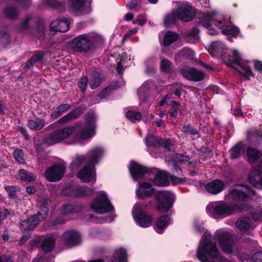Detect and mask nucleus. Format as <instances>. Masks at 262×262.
<instances>
[{"mask_svg":"<svg viewBox=\"0 0 262 262\" xmlns=\"http://www.w3.org/2000/svg\"><path fill=\"white\" fill-rule=\"evenodd\" d=\"M96 118L94 115H89L86 119V122H77L74 125H69L60 129L53 131L45 139V143L50 146L60 143L69 138L78 128V133L74 135L71 139L67 142L68 144L80 143L84 140L88 139L95 134Z\"/></svg>","mask_w":262,"mask_h":262,"instance_id":"nucleus-1","label":"nucleus"},{"mask_svg":"<svg viewBox=\"0 0 262 262\" xmlns=\"http://www.w3.org/2000/svg\"><path fill=\"white\" fill-rule=\"evenodd\" d=\"M104 154L102 148L97 147L91 150L88 153V164L91 166H84L77 173V176L84 183L93 182L96 180V172L93 165L96 164Z\"/></svg>","mask_w":262,"mask_h":262,"instance_id":"nucleus-2","label":"nucleus"},{"mask_svg":"<svg viewBox=\"0 0 262 262\" xmlns=\"http://www.w3.org/2000/svg\"><path fill=\"white\" fill-rule=\"evenodd\" d=\"M202 25L207 28H209L211 24L222 29V32L225 35L236 36L239 33V29L237 27L232 25L230 21H221L219 18H217L215 13L212 14H203L202 15V19L200 21Z\"/></svg>","mask_w":262,"mask_h":262,"instance_id":"nucleus-3","label":"nucleus"},{"mask_svg":"<svg viewBox=\"0 0 262 262\" xmlns=\"http://www.w3.org/2000/svg\"><path fill=\"white\" fill-rule=\"evenodd\" d=\"M104 41L103 37L96 33L83 34L75 37L71 42L73 49L79 53H88L95 43Z\"/></svg>","mask_w":262,"mask_h":262,"instance_id":"nucleus-4","label":"nucleus"},{"mask_svg":"<svg viewBox=\"0 0 262 262\" xmlns=\"http://www.w3.org/2000/svg\"><path fill=\"white\" fill-rule=\"evenodd\" d=\"M211 236L208 232L203 235L202 247H199L197 252L198 258L202 262H210L207 257V255L212 258H217L219 256V251L216 245L210 242Z\"/></svg>","mask_w":262,"mask_h":262,"instance_id":"nucleus-5","label":"nucleus"},{"mask_svg":"<svg viewBox=\"0 0 262 262\" xmlns=\"http://www.w3.org/2000/svg\"><path fill=\"white\" fill-rule=\"evenodd\" d=\"M222 59L225 63L229 66L233 67L237 65L241 71L240 73L246 77L253 76L251 70L247 63H245L242 60L241 55L236 50L230 52H224L222 54Z\"/></svg>","mask_w":262,"mask_h":262,"instance_id":"nucleus-6","label":"nucleus"},{"mask_svg":"<svg viewBox=\"0 0 262 262\" xmlns=\"http://www.w3.org/2000/svg\"><path fill=\"white\" fill-rule=\"evenodd\" d=\"M92 210L99 214H103L114 210V207L110 203L106 194L102 192L91 203Z\"/></svg>","mask_w":262,"mask_h":262,"instance_id":"nucleus-7","label":"nucleus"},{"mask_svg":"<svg viewBox=\"0 0 262 262\" xmlns=\"http://www.w3.org/2000/svg\"><path fill=\"white\" fill-rule=\"evenodd\" d=\"M157 209L160 212L168 211L172 206L174 196L172 193L167 191H159L156 193Z\"/></svg>","mask_w":262,"mask_h":262,"instance_id":"nucleus-8","label":"nucleus"},{"mask_svg":"<svg viewBox=\"0 0 262 262\" xmlns=\"http://www.w3.org/2000/svg\"><path fill=\"white\" fill-rule=\"evenodd\" d=\"M207 210L214 217H226L234 212V208L231 205L217 202L208 205Z\"/></svg>","mask_w":262,"mask_h":262,"instance_id":"nucleus-9","label":"nucleus"},{"mask_svg":"<svg viewBox=\"0 0 262 262\" xmlns=\"http://www.w3.org/2000/svg\"><path fill=\"white\" fill-rule=\"evenodd\" d=\"M143 208L144 206L142 204H135L133 209L132 214L135 221L140 226L147 228L151 225L152 217L144 212Z\"/></svg>","mask_w":262,"mask_h":262,"instance_id":"nucleus-10","label":"nucleus"},{"mask_svg":"<svg viewBox=\"0 0 262 262\" xmlns=\"http://www.w3.org/2000/svg\"><path fill=\"white\" fill-rule=\"evenodd\" d=\"M230 195L236 201H246L254 195V191L248 187L242 185H235L230 187Z\"/></svg>","mask_w":262,"mask_h":262,"instance_id":"nucleus-11","label":"nucleus"},{"mask_svg":"<svg viewBox=\"0 0 262 262\" xmlns=\"http://www.w3.org/2000/svg\"><path fill=\"white\" fill-rule=\"evenodd\" d=\"M219 239L220 246L225 253H231L233 251V242L231 235L225 230H219L215 233Z\"/></svg>","mask_w":262,"mask_h":262,"instance_id":"nucleus-12","label":"nucleus"},{"mask_svg":"<svg viewBox=\"0 0 262 262\" xmlns=\"http://www.w3.org/2000/svg\"><path fill=\"white\" fill-rule=\"evenodd\" d=\"M65 171L66 166L64 165H54L46 169L45 176L48 181L56 182L62 178Z\"/></svg>","mask_w":262,"mask_h":262,"instance_id":"nucleus-13","label":"nucleus"},{"mask_svg":"<svg viewBox=\"0 0 262 262\" xmlns=\"http://www.w3.org/2000/svg\"><path fill=\"white\" fill-rule=\"evenodd\" d=\"M176 14L178 19L184 21L191 20L194 16V11L192 7L187 3L182 4L177 11Z\"/></svg>","mask_w":262,"mask_h":262,"instance_id":"nucleus-14","label":"nucleus"},{"mask_svg":"<svg viewBox=\"0 0 262 262\" xmlns=\"http://www.w3.org/2000/svg\"><path fill=\"white\" fill-rule=\"evenodd\" d=\"M181 74L187 79L194 82L203 80L205 78L203 72L194 68H185L181 70Z\"/></svg>","mask_w":262,"mask_h":262,"instance_id":"nucleus-15","label":"nucleus"},{"mask_svg":"<svg viewBox=\"0 0 262 262\" xmlns=\"http://www.w3.org/2000/svg\"><path fill=\"white\" fill-rule=\"evenodd\" d=\"M249 183L258 189L262 188V170L258 167H253L248 175Z\"/></svg>","mask_w":262,"mask_h":262,"instance_id":"nucleus-16","label":"nucleus"},{"mask_svg":"<svg viewBox=\"0 0 262 262\" xmlns=\"http://www.w3.org/2000/svg\"><path fill=\"white\" fill-rule=\"evenodd\" d=\"M70 21L69 19L63 17L52 21L50 24V30L55 32H64L69 29Z\"/></svg>","mask_w":262,"mask_h":262,"instance_id":"nucleus-17","label":"nucleus"},{"mask_svg":"<svg viewBox=\"0 0 262 262\" xmlns=\"http://www.w3.org/2000/svg\"><path fill=\"white\" fill-rule=\"evenodd\" d=\"M46 32L44 19L36 17L34 20V37L42 40L45 38Z\"/></svg>","mask_w":262,"mask_h":262,"instance_id":"nucleus-18","label":"nucleus"},{"mask_svg":"<svg viewBox=\"0 0 262 262\" xmlns=\"http://www.w3.org/2000/svg\"><path fill=\"white\" fill-rule=\"evenodd\" d=\"M129 170L130 175L135 181L148 172V169L146 167L134 162H130Z\"/></svg>","mask_w":262,"mask_h":262,"instance_id":"nucleus-19","label":"nucleus"},{"mask_svg":"<svg viewBox=\"0 0 262 262\" xmlns=\"http://www.w3.org/2000/svg\"><path fill=\"white\" fill-rule=\"evenodd\" d=\"M224 187V183L218 179L211 181L205 186V190L208 193L212 194H217L220 193L223 190Z\"/></svg>","mask_w":262,"mask_h":262,"instance_id":"nucleus-20","label":"nucleus"},{"mask_svg":"<svg viewBox=\"0 0 262 262\" xmlns=\"http://www.w3.org/2000/svg\"><path fill=\"white\" fill-rule=\"evenodd\" d=\"M62 238L67 245L73 246L80 242L81 237L78 232L75 230H68L64 233Z\"/></svg>","mask_w":262,"mask_h":262,"instance_id":"nucleus-21","label":"nucleus"},{"mask_svg":"<svg viewBox=\"0 0 262 262\" xmlns=\"http://www.w3.org/2000/svg\"><path fill=\"white\" fill-rule=\"evenodd\" d=\"M72 9L76 12L81 13L91 5V0H70Z\"/></svg>","mask_w":262,"mask_h":262,"instance_id":"nucleus-22","label":"nucleus"},{"mask_svg":"<svg viewBox=\"0 0 262 262\" xmlns=\"http://www.w3.org/2000/svg\"><path fill=\"white\" fill-rule=\"evenodd\" d=\"M48 211V204L44 202L40 205L36 214L34 215V228L47 216Z\"/></svg>","mask_w":262,"mask_h":262,"instance_id":"nucleus-23","label":"nucleus"},{"mask_svg":"<svg viewBox=\"0 0 262 262\" xmlns=\"http://www.w3.org/2000/svg\"><path fill=\"white\" fill-rule=\"evenodd\" d=\"M237 228L242 232H245L250 229L254 228L249 217H240L236 223Z\"/></svg>","mask_w":262,"mask_h":262,"instance_id":"nucleus-24","label":"nucleus"},{"mask_svg":"<svg viewBox=\"0 0 262 262\" xmlns=\"http://www.w3.org/2000/svg\"><path fill=\"white\" fill-rule=\"evenodd\" d=\"M136 193L138 196L147 197L152 195L154 190L149 183L144 182L139 185Z\"/></svg>","mask_w":262,"mask_h":262,"instance_id":"nucleus-25","label":"nucleus"},{"mask_svg":"<svg viewBox=\"0 0 262 262\" xmlns=\"http://www.w3.org/2000/svg\"><path fill=\"white\" fill-rule=\"evenodd\" d=\"M104 79V76L101 73L95 71L93 73L91 79L89 82L91 89L94 90L100 86Z\"/></svg>","mask_w":262,"mask_h":262,"instance_id":"nucleus-26","label":"nucleus"},{"mask_svg":"<svg viewBox=\"0 0 262 262\" xmlns=\"http://www.w3.org/2000/svg\"><path fill=\"white\" fill-rule=\"evenodd\" d=\"M42 3L50 9L62 11L64 8V0H42Z\"/></svg>","mask_w":262,"mask_h":262,"instance_id":"nucleus-27","label":"nucleus"},{"mask_svg":"<svg viewBox=\"0 0 262 262\" xmlns=\"http://www.w3.org/2000/svg\"><path fill=\"white\" fill-rule=\"evenodd\" d=\"M153 182L158 186H165L168 183V178L167 176L162 172H157Z\"/></svg>","mask_w":262,"mask_h":262,"instance_id":"nucleus-28","label":"nucleus"},{"mask_svg":"<svg viewBox=\"0 0 262 262\" xmlns=\"http://www.w3.org/2000/svg\"><path fill=\"white\" fill-rule=\"evenodd\" d=\"M145 141L147 146L158 147L161 145L162 138L158 136L148 134L145 138Z\"/></svg>","mask_w":262,"mask_h":262,"instance_id":"nucleus-29","label":"nucleus"},{"mask_svg":"<svg viewBox=\"0 0 262 262\" xmlns=\"http://www.w3.org/2000/svg\"><path fill=\"white\" fill-rule=\"evenodd\" d=\"M55 239L53 237L46 238L41 244L40 247L45 252H51L55 246Z\"/></svg>","mask_w":262,"mask_h":262,"instance_id":"nucleus-30","label":"nucleus"},{"mask_svg":"<svg viewBox=\"0 0 262 262\" xmlns=\"http://www.w3.org/2000/svg\"><path fill=\"white\" fill-rule=\"evenodd\" d=\"M169 221V217L168 215L161 216L157 222L156 231L159 233H161L167 227Z\"/></svg>","mask_w":262,"mask_h":262,"instance_id":"nucleus-31","label":"nucleus"},{"mask_svg":"<svg viewBox=\"0 0 262 262\" xmlns=\"http://www.w3.org/2000/svg\"><path fill=\"white\" fill-rule=\"evenodd\" d=\"M71 108L69 104H61L58 105L51 114V117L56 119L60 116L62 114L69 110Z\"/></svg>","mask_w":262,"mask_h":262,"instance_id":"nucleus-32","label":"nucleus"},{"mask_svg":"<svg viewBox=\"0 0 262 262\" xmlns=\"http://www.w3.org/2000/svg\"><path fill=\"white\" fill-rule=\"evenodd\" d=\"M78 207L72 204H64L60 209V213L64 215L75 213L79 210Z\"/></svg>","mask_w":262,"mask_h":262,"instance_id":"nucleus-33","label":"nucleus"},{"mask_svg":"<svg viewBox=\"0 0 262 262\" xmlns=\"http://www.w3.org/2000/svg\"><path fill=\"white\" fill-rule=\"evenodd\" d=\"M247 155L250 163H253L259 159L261 154L260 151L255 148L248 147L247 149Z\"/></svg>","mask_w":262,"mask_h":262,"instance_id":"nucleus-34","label":"nucleus"},{"mask_svg":"<svg viewBox=\"0 0 262 262\" xmlns=\"http://www.w3.org/2000/svg\"><path fill=\"white\" fill-rule=\"evenodd\" d=\"M178 35L172 31H168L164 36L163 45L164 46H170L178 38Z\"/></svg>","mask_w":262,"mask_h":262,"instance_id":"nucleus-35","label":"nucleus"},{"mask_svg":"<svg viewBox=\"0 0 262 262\" xmlns=\"http://www.w3.org/2000/svg\"><path fill=\"white\" fill-rule=\"evenodd\" d=\"M116 257L111 259V262H127L126 252L125 250L120 248L116 250Z\"/></svg>","mask_w":262,"mask_h":262,"instance_id":"nucleus-36","label":"nucleus"},{"mask_svg":"<svg viewBox=\"0 0 262 262\" xmlns=\"http://www.w3.org/2000/svg\"><path fill=\"white\" fill-rule=\"evenodd\" d=\"M10 42V36L8 28L5 27L0 28V42L4 46Z\"/></svg>","mask_w":262,"mask_h":262,"instance_id":"nucleus-37","label":"nucleus"},{"mask_svg":"<svg viewBox=\"0 0 262 262\" xmlns=\"http://www.w3.org/2000/svg\"><path fill=\"white\" fill-rule=\"evenodd\" d=\"M4 13L8 17L14 18L17 16L18 10L14 6L9 5L5 8Z\"/></svg>","mask_w":262,"mask_h":262,"instance_id":"nucleus-38","label":"nucleus"},{"mask_svg":"<svg viewBox=\"0 0 262 262\" xmlns=\"http://www.w3.org/2000/svg\"><path fill=\"white\" fill-rule=\"evenodd\" d=\"M77 196H85L91 194L93 192V189L86 187L85 186H82L77 188Z\"/></svg>","mask_w":262,"mask_h":262,"instance_id":"nucleus-39","label":"nucleus"},{"mask_svg":"<svg viewBox=\"0 0 262 262\" xmlns=\"http://www.w3.org/2000/svg\"><path fill=\"white\" fill-rule=\"evenodd\" d=\"M19 174L20 179L22 181L31 182L32 179V176L31 172H29L28 171L20 169L19 170Z\"/></svg>","mask_w":262,"mask_h":262,"instance_id":"nucleus-40","label":"nucleus"},{"mask_svg":"<svg viewBox=\"0 0 262 262\" xmlns=\"http://www.w3.org/2000/svg\"><path fill=\"white\" fill-rule=\"evenodd\" d=\"M242 145L237 144L234 146L230 151V156L232 159L239 157L241 154Z\"/></svg>","mask_w":262,"mask_h":262,"instance_id":"nucleus-41","label":"nucleus"},{"mask_svg":"<svg viewBox=\"0 0 262 262\" xmlns=\"http://www.w3.org/2000/svg\"><path fill=\"white\" fill-rule=\"evenodd\" d=\"M5 190L8 192V195L10 198L14 199L16 197V192L19 190V187L17 186H6L5 187Z\"/></svg>","mask_w":262,"mask_h":262,"instance_id":"nucleus-42","label":"nucleus"},{"mask_svg":"<svg viewBox=\"0 0 262 262\" xmlns=\"http://www.w3.org/2000/svg\"><path fill=\"white\" fill-rule=\"evenodd\" d=\"M84 160V156L81 155L78 156L71 164V167L72 169H75L76 168H78V167L80 166L83 163Z\"/></svg>","mask_w":262,"mask_h":262,"instance_id":"nucleus-43","label":"nucleus"},{"mask_svg":"<svg viewBox=\"0 0 262 262\" xmlns=\"http://www.w3.org/2000/svg\"><path fill=\"white\" fill-rule=\"evenodd\" d=\"M126 116L133 122L139 120L141 117V114L139 112L132 111H128L126 114Z\"/></svg>","mask_w":262,"mask_h":262,"instance_id":"nucleus-44","label":"nucleus"},{"mask_svg":"<svg viewBox=\"0 0 262 262\" xmlns=\"http://www.w3.org/2000/svg\"><path fill=\"white\" fill-rule=\"evenodd\" d=\"M84 112V109L81 107H79L76 109H75L68 114L70 115V117L71 118L72 121L77 119L78 117H79Z\"/></svg>","mask_w":262,"mask_h":262,"instance_id":"nucleus-45","label":"nucleus"},{"mask_svg":"<svg viewBox=\"0 0 262 262\" xmlns=\"http://www.w3.org/2000/svg\"><path fill=\"white\" fill-rule=\"evenodd\" d=\"M88 82V78L85 76L82 77L78 82V85L83 93H85L87 87Z\"/></svg>","mask_w":262,"mask_h":262,"instance_id":"nucleus-46","label":"nucleus"},{"mask_svg":"<svg viewBox=\"0 0 262 262\" xmlns=\"http://www.w3.org/2000/svg\"><path fill=\"white\" fill-rule=\"evenodd\" d=\"M173 159L175 163H183L188 162L189 160V158L188 156H184L181 154H174Z\"/></svg>","mask_w":262,"mask_h":262,"instance_id":"nucleus-47","label":"nucleus"},{"mask_svg":"<svg viewBox=\"0 0 262 262\" xmlns=\"http://www.w3.org/2000/svg\"><path fill=\"white\" fill-rule=\"evenodd\" d=\"M182 131L186 135H195L198 134L196 129L190 125H185L183 126Z\"/></svg>","mask_w":262,"mask_h":262,"instance_id":"nucleus-48","label":"nucleus"},{"mask_svg":"<svg viewBox=\"0 0 262 262\" xmlns=\"http://www.w3.org/2000/svg\"><path fill=\"white\" fill-rule=\"evenodd\" d=\"M178 18L176 14V12L175 13L172 12L170 14H168L165 18L164 23L166 25H169L170 24L174 23L176 19Z\"/></svg>","mask_w":262,"mask_h":262,"instance_id":"nucleus-49","label":"nucleus"},{"mask_svg":"<svg viewBox=\"0 0 262 262\" xmlns=\"http://www.w3.org/2000/svg\"><path fill=\"white\" fill-rule=\"evenodd\" d=\"M13 156L15 159L19 163H23L24 162V154L20 149H16L13 152Z\"/></svg>","mask_w":262,"mask_h":262,"instance_id":"nucleus-50","label":"nucleus"},{"mask_svg":"<svg viewBox=\"0 0 262 262\" xmlns=\"http://www.w3.org/2000/svg\"><path fill=\"white\" fill-rule=\"evenodd\" d=\"M32 223L30 219L24 221L20 224V229L23 231L30 230L32 228Z\"/></svg>","mask_w":262,"mask_h":262,"instance_id":"nucleus-51","label":"nucleus"},{"mask_svg":"<svg viewBox=\"0 0 262 262\" xmlns=\"http://www.w3.org/2000/svg\"><path fill=\"white\" fill-rule=\"evenodd\" d=\"M161 69L162 71L168 72L170 70V62L167 59L162 60L161 63Z\"/></svg>","mask_w":262,"mask_h":262,"instance_id":"nucleus-52","label":"nucleus"},{"mask_svg":"<svg viewBox=\"0 0 262 262\" xmlns=\"http://www.w3.org/2000/svg\"><path fill=\"white\" fill-rule=\"evenodd\" d=\"M45 125V121L42 119H37L34 120V129L39 130Z\"/></svg>","mask_w":262,"mask_h":262,"instance_id":"nucleus-53","label":"nucleus"},{"mask_svg":"<svg viewBox=\"0 0 262 262\" xmlns=\"http://www.w3.org/2000/svg\"><path fill=\"white\" fill-rule=\"evenodd\" d=\"M170 178L172 184L174 185L182 184L186 181L185 178H179L174 176H170Z\"/></svg>","mask_w":262,"mask_h":262,"instance_id":"nucleus-54","label":"nucleus"},{"mask_svg":"<svg viewBox=\"0 0 262 262\" xmlns=\"http://www.w3.org/2000/svg\"><path fill=\"white\" fill-rule=\"evenodd\" d=\"M146 20L143 16L139 15L133 21L134 24L142 26L145 24Z\"/></svg>","mask_w":262,"mask_h":262,"instance_id":"nucleus-55","label":"nucleus"},{"mask_svg":"<svg viewBox=\"0 0 262 262\" xmlns=\"http://www.w3.org/2000/svg\"><path fill=\"white\" fill-rule=\"evenodd\" d=\"M32 21V17L31 16L27 17L23 21L21 25V29L25 31L28 29L29 24H31Z\"/></svg>","mask_w":262,"mask_h":262,"instance_id":"nucleus-56","label":"nucleus"},{"mask_svg":"<svg viewBox=\"0 0 262 262\" xmlns=\"http://www.w3.org/2000/svg\"><path fill=\"white\" fill-rule=\"evenodd\" d=\"M70 115L68 113L66 115L63 116L59 119L57 120V123L59 124H64L70 121H72L71 118L70 117Z\"/></svg>","mask_w":262,"mask_h":262,"instance_id":"nucleus-57","label":"nucleus"},{"mask_svg":"<svg viewBox=\"0 0 262 262\" xmlns=\"http://www.w3.org/2000/svg\"><path fill=\"white\" fill-rule=\"evenodd\" d=\"M162 145L167 150L170 151L172 147V144L170 142L169 139L165 140L163 142H162L161 146Z\"/></svg>","mask_w":262,"mask_h":262,"instance_id":"nucleus-58","label":"nucleus"},{"mask_svg":"<svg viewBox=\"0 0 262 262\" xmlns=\"http://www.w3.org/2000/svg\"><path fill=\"white\" fill-rule=\"evenodd\" d=\"M252 259L254 262H262V252H257L253 254Z\"/></svg>","mask_w":262,"mask_h":262,"instance_id":"nucleus-59","label":"nucleus"},{"mask_svg":"<svg viewBox=\"0 0 262 262\" xmlns=\"http://www.w3.org/2000/svg\"><path fill=\"white\" fill-rule=\"evenodd\" d=\"M110 91V88H106L103 90L100 94L98 96L100 98H104L109 95Z\"/></svg>","mask_w":262,"mask_h":262,"instance_id":"nucleus-60","label":"nucleus"},{"mask_svg":"<svg viewBox=\"0 0 262 262\" xmlns=\"http://www.w3.org/2000/svg\"><path fill=\"white\" fill-rule=\"evenodd\" d=\"M255 69L259 71H262V62L260 61L255 60L254 61Z\"/></svg>","mask_w":262,"mask_h":262,"instance_id":"nucleus-61","label":"nucleus"},{"mask_svg":"<svg viewBox=\"0 0 262 262\" xmlns=\"http://www.w3.org/2000/svg\"><path fill=\"white\" fill-rule=\"evenodd\" d=\"M30 233L28 234V233H27L26 234H24L23 236L21 237L19 242V244L20 245L24 244L27 241V240L30 237Z\"/></svg>","mask_w":262,"mask_h":262,"instance_id":"nucleus-62","label":"nucleus"},{"mask_svg":"<svg viewBox=\"0 0 262 262\" xmlns=\"http://www.w3.org/2000/svg\"><path fill=\"white\" fill-rule=\"evenodd\" d=\"M167 104L168 105L171 106L173 108V110H177L179 105V104L176 101L173 100L168 101Z\"/></svg>","mask_w":262,"mask_h":262,"instance_id":"nucleus-63","label":"nucleus"},{"mask_svg":"<svg viewBox=\"0 0 262 262\" xmlns=\"http://www.w3.org/2000/svg\"><path fill=\"white\" fill-rule=\"evenodd\" d=\"M252 217L256 221H262V213H254L252 214Z\"/></svg>","mask_w":262,"mask_h":262,"instance_id":"nucleus-64","label":"nucleus"}]
</instances>
